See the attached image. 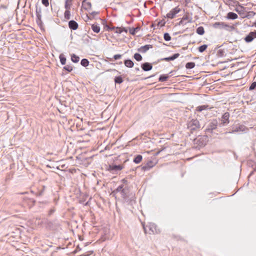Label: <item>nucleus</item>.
Masks as SVG:
<instances>
[{
  "mask_svg": "<svg viewBox=\"0 0 256 256\" xmlns=\"http://www.w3.org/2000/svg\"><path fill=\"white\" fill-rule=\"evenodd\" d=\"M214 27L216 28L225 29L228 30L234 29V26H229L224 22H216L214 24Z\"/></svg>",
  "mask_w": 256,
  "mask_h": 256,
  "instance_id": "7",
  "label": "nucleus"
},
{
  "mask_svg": "<svg viewBox=\"0 0 256 256\" xmlns=\"http://www.w3.org/2000/svg\"><path fill=\"white\" fill-rule=\"evenodd\" d=\"M115 32L117 34H121L122 32V28L119 27H116Z\"/></svg>",
  "mask_w": 256,
  "mask_h": 256,
  "instance_id": "41",
  "label": "nucleus"
},
{
  "mask_svg": "<svg viewBox=\"0 0 256 256\" xmlns=\"http://www.w3.org/2000/svg\"><path fill=\"white\" fill-rule=\"evenodd\" d=\"M105 27L106 28V30L108 31L114 30L115 28H116L115 26H111L108 25L107 24H106L105 25Z\"/></svg>",
  "mask_w": 256,
  "mask_h": 256,
  "instance_id": "37",
  "label": "nucleus"
},
{
  "mask_svg": "<svg viewBox=\"0 0 256 256\" xmlns=\"http://www.w3.org/2000/svg\"><path fill=\"white\" fill-rule=\"evenodd\" d=\"M36 22L39 27L42 29L44 25L42 20V8L40 7L38 8L37 6H36Z\"/></svg>",
  "mask_w": 256,
  "mask_h": 256,
  "instance_id": "6",
  "label": "nucleus"
},
{
  "mask_svg": "<svg viewBox=\"0 0 256 256\" xmlns=\"http://www.w3.org/2000/svg\"><path fill=\"white\" fill-rule=\"evenodd\" d=\"M80 64L83 66H87L89 64V61L86 58H83L81 60Z\"/></svg>",
  "mask_w": 256,
  "mask_h": 256,
  "instance_id": "29",
  "label": "nucleus"
},
{
  "mask_svg": "<svg viewBox=\"0 0 256 256\" xmlns=\"http://www.w3.org/2000/svg\"><path fill=\"white\" fill-rule=\"evenodd\" d=\"M180 56V54L178 53H176L174 54L172 56H170L172 58V60H174L175 59L177 58Z\"/></svg>",
  "mask_w": 256,
  "mask_h": 256,
  "instance_id": "42",
  "label": "nucleus"
},
{
  "mask_svg": "<svg viewBox=\"0 0 256 256\" xmlns=\"http://www.w3.org/2000/svg\"><path fill=\"white\" fill-rule=\"evenodd\" d=\"M236 11L239 14H241V12L240 10H239L238 8H236Z\"/></svg>",
  "mask_w": 256,
  "mask_h": 256,
  "instance_id": "50",
  "label": "nucleus"
},
{
  "mask_svg": "<svg viewBox=\"0 0 256 256\" xmlns=\"http://www.w3.org/2000/svg\"><path fill=\"white\" fill-rule=\"evenodd\" d=\"M142 156L140 154L136 155L133 160V162L136 164H139L142 160Z\"/></svg>",
  "mask_w": 256,
  "mask_h": 256,
  "instance_id": "22",
  "label": "nucleus"
},
{
  "mask_svg": "<svg viewBox=\"0 0 256 256\" xmlns=\"http://www.w3.org/2000/svg\"><path fill=\"white\" fill-rule=\"evenodd\" d=\"M230 114L228 112H226L218 120L219 127L226 126L230 122L229 121Z\"/></svg>",
  "mask_w": 256,
  "mask_h": 256,
  "instance_id": "5",
  "label": "nucleus"
},
{
  "mask_svg": "<svg viewBox=\"0 0 256 256\" xmlns=\"http://www.w3.org/2000/svg\"><path fill=\"white\" fill-rule=\"evenodd\" d=\"M172 60V58H171V56H169V57H167V58H161L160 60H158V62H160V61H166V62H169V61H171Z\"/></svg>",
  "mask_w": 256,
  "mask_h": 256,
  "instance_id": "38",
  "label": "nucleus"
},
{
  "mask_svg": "<svg viewBox=\"0 0 256 256\" xmlns=\"http://www.w3.org/2000/svg\"><path fill=\"white\" fill-rule=\"evenodd\" d=\"M82 6H84V9H85V10L90 8L92 7L91 2H86V0H84L82 2Z\"/></svg>",
  "mask_w": 256,
  "mask_h": 256,
  "instance_id": "19",
  "label": "nucleus"
},
{
  "mask_svg": "<svg viewBox=\"0 0 256 256\" xmlns=\"http://www.w3.org/2000/svg\"><path fill=\"white\" fill-rule=\"evenodd\" d=\"M92 29L94 32L98 33L100 31V27L97 24H94L92 25Z\"/></svg>",
  "mask_w": 256,
  "mask_h": 256,
  "instance_id": "20",
  "label": "nucleus"
},
{
  "mask_svg": "<svg viewBox=\"0 0 256 256\" xmlns=\"http://www.w3.org/2000/svg\"><path fill=\"white\" fill-rule=\"evenodd\" d=\"M208 48V45L203 44L198 47V50L200 52H202L206 50Z\"/></svg>",
  "mask_w": 256,
  "mask_h": 256,
  "instance_id": "32",
  "label": "nucleus"
},
{
  "mask_svg": "<svg viewBox=\"0 0 256 256\" xmlns=\"http://www.w3.org/2000/svg\"><path fill=\"white\" fill-rule=\"evenodd\" d=\"M60 62L62 65H64L66 63V58L64 54H61L59 56Z\"/></svg>",
  "mask_w": 256,
  "mask_h": 256,
  "instance_id": "25",
  "label": "nucleus"
},
{
  "mask_svg": "<svg viewBox=\"0 0 256 256\" xmlns=\"http://www.w3.org/2000/svg\"><path fill=\"white\" fill-rule=\"evenodd\" d=\"M114 82L116 84H122L124 80L121 76H116L114 78Z\"/></svg>",
  "mask_w": 256,
  "mask_h": 256,
  "instance_id": "27",
  "label": "nucleus"
},
{
  "mask_svg": "<svg viewBox=\"0 0 256 256\" xmlns=\"http://www.w3.org/2000/svg\"><path fill=\"white\" fill-rule=\"evenodd\" d=\"M123 168V166L120 164H110L108 166V170L110 172L114 173V172L122 170Z\"/></svg>",
  "mask_w": 256,
  "mask_h": 256,
  "instance_id": "9",
  "label": "nucleus"
},
{
  "mask_svg": "<svg viewBox=\"0 0 256 256\" xmlns=\"http://www.w3.org/2000/svg\"><path fill=\"white\" fill-rule=\"evenodd\" d=\"M122 181L123 182L122 184H126V186H128L127 185V182H128L127 180H126V179H122Z\"/></svg>",
  "mask_w": 256,
  "mask_h": 256,
  "instance_id": "48",
  "label": "nucleus"
},
{
  "mask_svg": "<svg viewBox=\"0 0 256 256\" xmlns=\"http://www.w3.org/2000/svg\"><path fill=\"white\" fill-rule=\"evenodd\" d=\"M124 63L126 66L130 68H132L134 65L133 62L130 59L125 60Z\"/></svg>",
  "mask_w": 256,
  "mask_h": 256,
  "instance_id": "16",
  "label": "nucleus"
},
{
  "mask_svg": "<svg viewBox=\"0 0 256 256\" xmlns=\"http://www.w3.org/2000/svg\"><path fill=\"white\" fill-rule=\"evenodd\" d=\"M209 108H210L208 105H202L198 106L196 108V110L198 112H202L204 110H208Z\"/></svg>",
  "mask_w": 256,
  "mask_h": 256,
  "instance_id": "21",
  "label": "nucleus"
},
{
  "mask_svg": "<svg viewBox=\"0 0 256 256\" xmlns=\"http://www.w3.org/2000/svg\"><path fill=\"white\" fill-rule=\"evenodd\" d=\"M245 16L249 18V16Z\"/></svg>",
  "mask_w": 256,
  "mask_h": 256,
  "instance_id": "55",
  "label": "nucleus"
},
{
  "mask_svg": "<svg viewBox=\"0 0 256 256\" xmlns=\"http://www.w3.org/2000/svg\"><path fill=\"white\" fill-rule=\"evenodd\" d=\"M42 2L45 6L47 7L49 5L48 0H42Z\"/></svg>",
  "mask_w": 256,
  "mask_h": 256,
  "instance_id": "43",
  "label": "nucleus"
},
{
  "mask_svg": "<svg viewBox=\"0 0 256 256\" xmlns=\"http://www.w3.org/2000/svg\"><path fill=\"white\" fill-rule=\"evenodd\" d=\"M238 17L237 14L233 12H229L227 14L226 18L230 20H235Z\"/></svg>",
  "mask_w": 256,
  "mask_h": 256,
  "instance_id": "17",
  "label": "nucleus"
},
{
  "mask_svg": "<svg viewBox=\"0 0 256 256\" xmlns=\"http://www.w3.org/2000/svg\"><path fill=\"white\" fill-rule=\"evenodd\" d=\"M136 70H137V71L140 70L139 68H136Z\"/></svg>",
  "mask_w": 256,
  "mask_h": 256,
  "instance_id": "52",
  "label": "nucleus"
},
{
  "mask_svg": "<svg viewBox=\"0 0 256 256\" xmlns=\"http://www.w3.org/2000/svg\"><path fill=\"white\" fill-rule=\"evenodd\" d=\"M195 66V63L194 62H188L186 64V68L187 69H191Z\"/></svg>",
  "mask_w": 256,
  "mask_h": 256,
  "instance_id": "28",
  "label": "nucleus"
},
{
  "mask_svg": "<svg viewBox=\"0 0 256 256\" xmlns=\"http://www.w3.org/2000/svg\"><path fill=\"white\" fill-rule=\"evenodd\" d=\"M64 70L67 71L68 72H71L73 68L70 64H68L64 67Z\"/></svg>",
  "mask_w": 256,
  "mask_h": 256,
  "instance_id": "33",
  "label": "nucleus"
},
{
  "mask_svg": "<svg viewBox=\"0 0 256 256\" xmlns=\"http://www.w3.org/2000/svg\"><path fill=\"white\" fill-rule=\"evenodd\" d=\"M152 48V45L151 44H146L145 46H141L140 48L138 49V51L142 52L145 53L150 48Z\"/></svg>",
  "mask_w": 256,
  "mask_h": 256,
  "instance_id": "15",
  "label": "nucleus"
},
{
  "mask_svg": "<svg viewBox=\"0 0 256 256\" xmlns=\"http://www.w3.org/2000/svg\"><path fill=\"white\" fill-rule=\"evenodd\" d=\"M144 229L146 234H158L160 232L154 224H150L149 225L146 226H144Z\"/></svg>",
  "mask_w": 256,
  "mask_h": 256,
  "instance_id": "4",
  "label": "nucleus"
},
{
  "mask_svg": "<svg viewBox=\"0 0 256 256\" xmlns=\"http://www.w3.org/2000/svg\"><path fill=\"white\" fill-rule=\"evenodd\" d=\"M71 60L72 62H74V63H76V62H78V61L80 60V58L76 54H71Z\"/></svg>",
  "mask_w": 256,
  "mask_h": 256,
  "instance_id": "24",
  "label": "nucleus"
},
{
  "mask_svg": "<svg viewBox=\"0 0 256 256\" xmlns=\"http://www.w3.org/2000/svg\"><path fill=\"white\" fill-rule=\"evenodd\" d=\"M164 38L166 41H170L171 40V36L168 32H166L164 34Z\"/></svg>",
  "mask_w": 256,
  "mask_h": 256,
  "instance_id": "36",
  "label": "nucleus"
},
{
  "mask_svg": "<svg viewBox=\"0 0 256 256\" xmlns=\"http://www.w3.org/2000/svg\"><path fill=\"white\" fill-rule=\"evenodd\" d=\"M187 126L192 134L200 128V124L197 119L191 120L188 122Z\"/></svg>",
  "mask_w": 256,
  "mask_h": 256,
  "instance_id": "3",
  "label": "nucleus"
},
{
  "mask_svg": "<svg viewBox=\"0 0 256 256\" xmlns=\"http://www.w3.org/2000/svg\"><path fill=\"white\" fill-rule=\"evenodd\" d=\"M180 10L181 9L178 6H176L168 12L166 15V17L168 18L172 19L175 18L176 14L180 12Z\"/></svg>",
  "mask_w": 256,
  "mask_h": 256,
  "instance_id": "8",
  "label": "nucleus"
},
{
  "mask_svg": "<svg viewBox=\"0 0 256 256\" xmlns=\"http://www.w3.org/2000/svg\"><path fill=\"white\" fill-rule=\"evenodd\" d=\"M224 50H219L217 54L219 56H224Z\"/></svg>",
  "mask_w": 256,
  "mask_h": 256,
  "instance_id": "40",
  "label": "nucleus"
},
{
  "mask_svg": "<svg viewBox=\"0 0 256 256\" xmlns=\"http://www.w3.org/2000/svg\"><path fill=\"white\" fill-rule=\"evenodd\" d=\"M255 88H256V82H252V84H251L249 88V90H254Z\"/></svg>",
  "mask_w": 256,
  "mask_h": 256,
  "instance_id": "39",
  "label": "nucleus"
},
{
  "mask_svg": "<svg viewBox=\"0 0 256 256\" xmlns=\"http://www.w3.org/2000/svg\"><path fill=\"white\" fill-rule=\"evenodd\" d=\"M97 14H98V12H92L91 14H90V15H92V17L94 18L96 15Z\"/></svg>",
  "mask_w": 256,
  "mask_h": 256,
  "instance_id": "47",
  "label": "nucleus"
},
{
  "mask_svg": "<svg viewBox=\"0 0 256 256\" xmlns=\"http://www.w3.org/2000/svg\"><path fill=\"white\" fill-rule=\"evenodd\" d=\"M246 130H247V128L246 126L244 125H238V126L233 128L232 132H245Z\"/></svg>",
  "mask_w": 256,
  "mask_h": 256,
  "instance_id": "12",
  "label": "nucleus"
},
{
  "mask_svg": "<svg viewBox=\"0 0 256 256\" xmlns=\"http://www.w3.org/2000/svg\"><path fill=\"white\" fill-rule=\"evenodd\" d=\"M254 38H256V30L250 32L244 38L246 42H252Z\"/></svg>",
  "mask_w": 256,
  "mask_h": 256,
  "instance_id": "10",
  "label": "nucleus"
},
{
  "mask_svg": "<svg viewBox=\"0 0 256 256\" xmlns=\"http://www.w3.org/2000/svg\"><path fill=\"white\" fill-rule=\"evenodd\" d=\"M122 56V54H115V55H114V58L115 60H118V59L121 58Z\"/></svg>",
  "mask_w": 256,
  "mask_h": 256,
  "instance_id": "44",
  "label": "nucleus"
},
{
  "mask_svg": "<svg viewBox=\"0 0 256 256\" xmlns=\"http://www.w3.org/2000/svg\"><path fill=\"white\" fill-rule=\"evenodd\" d=\"M186 2L188 4L190 2L191 0H186Z\"/></svg>",
  "mask_w": 256,
  "mask_h": 256,
  "instance_id": "51",
  "label": "nucleus"
},
{
  "mask_svg": "<svg viewBox=\"0 0 256 256\" xmlns=\"http://www.w3.org/2000/svg\"><path fill=\"white\" fill-rule=\"evenodd\" d=\"M64 18L66 20L70 18V9L66 10L64 14Z\"/></svg>",
  "mask_w": 256,
  "mask_h": 256,
  "instance_id": "30",
  "label": "nucleus"
},
{
  "mask_svg": "<svg viewBox=\"0 0 256 256\" xmlns=\"http://www.w3.org/2000/svg\"><path fill=\"white\" fill-rule=\"evenodd\" d=\"M55 212L54 208L50 209L48 212V216L52 215Z\"/></svg>",
  "mask_w": 256,
  "mask_h": 256,
  "instance_id": "45",
  "label": "nucleus"
},
{
  "mask_svg": "<svg viewBox=\"0 0 256 256\" xmlns=\"http://www.w3.org/2000/svg\"><path fill=\"white\" fill-rule=\"evenodd\" d=\"M141 67L142 69L146 72L151 70L152 68V64L146 62L142 64Z\"/></svg>",
  "mask_w": 256,
  "mask_h": 256,
  "instance_id": "13",
  "label": "nucleus"
},
{
  "mask_svg": "<svg viewBox=\"0 0 256 256\" xmlns=\"http://www.w3.org/2000/svg\"><path fill=\"white\" fill-rule=\"evenodd\" d=\"M134 58L138 62L141 61L142 58V56L138 53H136L134 56Z\"/></svg>",
  "mask_w": 256,
  "mask_h": 256,
  "instance_id": "35",
  "label": "nucleus"
},
{
  "mask_svg": "<svg viewBox=\"0 0 256 256\" xmlns=\"http://www.w3.org/2000/svg\"><path fill=\"white\" fill-rule=\"evenodd\" d=\"M119 193L122 198L124 202L130 206H133L136 203L134 195L130 192L128 186L121 184L112 192L113 194Z\"/></svg>",
  "mask_w": 256,
  "mask_h": 256,
  "instance_id": "1",
  "label": "nucleus"
},
{
  "mask_svg": "<svg viewBox=\"0 0 256 256\" xmlns=\"http://www.w3.org/2000/svg\"><path fill=\"white\" fill-rule=\"evenodd\" d=\"M68 26L72 30H76L78 26V24L74 20H70L68 22Z\"/></svg>",
  "mask_w": 256,
  "mask_h": 256,
  "instance_id": "14",
  "label": "nucleus"
},
{
  "mask_svg": "<svg viewBox=\"0 0 256 256\" xmlns=\"http://www.w3.org/2000/svg\"><path fill=\"white\" fill-rule=\"evenodd\" d=\"M122 28V32H125L127 33L128 32V29L126 28Z\"/></svg>",
  "mask_w": 256,
  "mask_h": 256,
  "instance_id": "49",
  "label": "nucleus"
},
{
  "mask_svg": "<svg viewBox=\"0 0 256 256\" xmlns=\"http://www.w3.org/2000/svg\"><path fill=\"white\" fill-rule=\"evenodd\" d=\"M168 74H161L158 78V81L160 82H166L168 80Z\"/></svg>",
  "mask_w": 256,
  "mask_h": 256,
  "instance_id": "23",
  "label": "nucleus"
},
{
  "mask_svg": "<svg viewBox=\"0 0 256 256\" xmlns=\"http://www.w3.org/2000/svg\"><path fill=\"white\" fill-rule=\"evenodd\" d=\"M254 25L256 27V22L254 23Z\"/></svg>",
  "mask_w": 256,
  "mask_h": 256,
  "instance_id": "53",
  "label": "nucleus"
},
{
  "mask_svg": "<svg viewBox=\"0 0 256 256\" xmlns=\"http://www.w3.org/2000/svg\"><path fill=\"white\" fill-rule=\"evenodd\" d=\"M196 32L200 35H203L204 34V30L202 26H199L196 30Z\"/></svg>",
  "mask_w": 256,
  "mask_h": 256,
  "instance_id": "26",
  "label": "nucleus"
},
{
  "mask_svg": "<svg viewBox=\"0 0 256 256\" xmlns=\"http://www.w3.org/2000/svg\"><path fill=\"white\" fill-rule=\"evenodd\" d=\"M154 165L155 164L152 161L149 160L144 166H143L142 167V169L144 171L148 170L152 168Z\"/></svg>",
  "mask_w": 256,
  "mask_h": 256,
  "instance_id": "11",
  "label": "nucleus"
},
{
  "mask_svg": "<svg viewBox=\"0 0 256 256\" xmlns=\"http://www.w3.org/2000/svg\"><path fill=\"white\" fill-rule=\"evenodd\" d=\"M72 0H66L65 2L64 7L66 10L70 9V6L72 4L71 2Z\"/></svg>",
  "mask_w": 256,
  "mask_h": 256,
  "instance_id": "31",
  "label": "nucleus"
},
{
  "mask_svg": "<svg viewBox=\"0 0 256 256\" xmlns=\"http://www.w3.org/2000/svg\"><path fill=\"white\" fill-rule=\"evenodd\" d=\"M227 133H231V132H226V134H227Z\"/></svg>",
  "mask_w": 256,
  "mask_h": 256,
  "instance_id": "54",
  "label": "nucleus"
},
{
  "mask_svg": "<svg viewBox=\"0 0 256 256\" xmlns=\"http://www.w3.org/2000/svg\"><path fill=\"white\" fill-rule=\"evenodd\" d=\"M140 30V26H138L136 28H129V32L130 34L134 36L136 33Z\"/></svg>",
  "mask_w": 256,
  "mask_h": 256,
  "instance_id": "18",
  "label": "nucleus"
},
{
  "mask_svg": "<svg viewBox=\"0 0 256 256\" xmlns=\"http://www.w3.org/2000/svg\"><path fill=\"white\" fill-rule=\"evenodd\" d=\"M218 125V119L214 118L210 120L205 130V134L210 136L213 134H218V132H219L218 130V128L219 127Z\"/></svg>",
  "mask_w": 256,
  "mask_h": 256,
  "instance_id": "2",
  "label": "nucleus"
},
{
  "mask_svg": "<svg viewBox=\"0 0 256 256\" xmlns=\"http://www.w3.org/2000/svg\"><path fill=\"white\" fill-rule=\"evenodd\" d=\"M30 202L32 203V206L34 205L35 204V203H36V200H34V199H30Z\"/></svg>",
  "mask_w": 256,
  "mask_h": 256,
  "instance_id": "46",
  "label": "nucleus"
},
{
  "mask_svg": "<svg viewBox=\"0 0 256 256\" xmlns=\"http://www.w3.org/2000/svg\"><path fill=\"white\" fill-rule=\"evenodd\" d=\"M188 16H184L182 19L178 22V25L186 24V22H184L186 20H188Z\"/></svg>",
  "mask_w": 256,
  "mask_h": 256,
  "instance_id": "34",
  "label": "nucleus"
}]
</instances>
